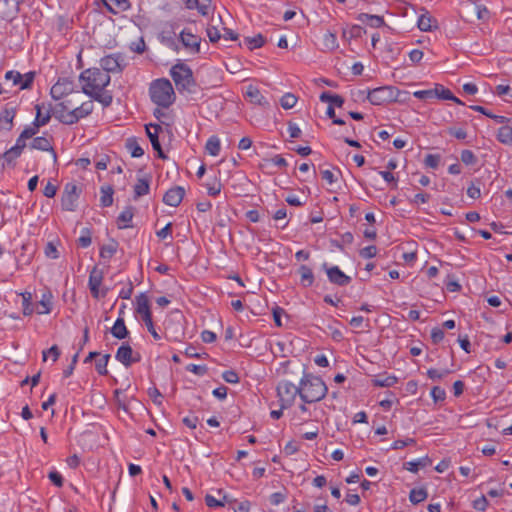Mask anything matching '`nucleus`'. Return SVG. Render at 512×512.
Returning <instances> with one entry per match:
<instances>
[{"label":"nucleus","instance_id":"obj_1","mask_svg":"<svg viewBox=\"0 0 512 512\" xmlns=\"http://www.w3.org/2000/svg\"><path fill=\"white\" fill-rule=\"evenodd\" d=\"M79 80L83 83L82 92L84 94L101 103L104 107L112 104V94L104 92L111 81L109 74L103 72L100 68L93 67L82 71Z\"/></svg>","mask_w":512,"mask_h":512},{"label":"nucleus","instance_id":"obj_2","mask_svg":"<svg viewBox=\"0 0 512 512\" xmlns=\"http://www.w3.org/2000/svg\"><path fill=\"white\" fill-rule=\"evenodd\" d=\"M327 392L328 388L321 377L304 373L300 380V398L304 403L321 401Z\"/></svg>","mask_w":512,"mask_h":512},{"label":"nucleus","instance_id":"obj_3","mask_svg":"<svg viewBox=\"0 0 512 512\" xmlns=\"http://www.w3.org/2000/svg\"><path fill=\"white\" fill-rule=\"evenodd\" d=\"M151 101L162 108H168L175 101V93L171 82L166 78L154 80L149 88Z\"/></svg>","mask_w":512,"mask_h":512},{"label":"nucleus","instance_id":"obj_4","mask_svg":"<svg viewBox=\"0 0 512 512\" xmlns=\"http://www.w3.org/2000/svg\"><path fill=\"white\" fill-rule=\"evenodd\" d=\"M170 75L180 93L192 92L196 85L192 69L185 63L178 62L172 66Z\"/></svg>","mask_w":512,"mask_h":512},{"label":"nucleus","instance_id":"obj_5","mask_svg":"<svg viewBox=\"0 0 512 512\" xmlns=\"http://www.w3.org/2000/svg\"><path fill=\"white\" fill-rule=\"evenodd\" d=\"M136 312L141 315L142 320L144 321L152 337L155 340H159L161 337L154 327L149 299L145 293H140L138 296H136Z\"/></svg>","mask_w":512,"mask_h":512},{"label":"nucleus","instance_id":"obj_6","mask_svg":"<svg viewBox=\"0 0 512 512\" xmlns=\"http://www.w3.org/2000/svg\"><path fill=\"white\" fill-rule=\"evenodd\" d=\"M277 396L282 409L291 407L297 395L300 396V385L295 386L292 382L282 380L277 385Z\"/></svg>","mask_w":512,"mask_h":512},{"label":"nucleus","instance_id":"obj_7","mask_svg":"<svg viewBox=\"0 0 512 512\" xmlns=\"http://www.w3.org/2000/svg\"><path fill=\"white\" fill-rule=\"evenodd\" d=\"M398 90L393 86H381L367 90V99L373 105H383L396 101Z\"/></svg>","mask_w":512,"mask_h":512},{"label":"nucleus","instance_id":"obj_8","mask_svg":"<svg viewBox=\"0 0 512 512\" xmlns=\"http://www.w3.org/2000/svg\"><path fill=\"white\" fill-rule=\"evenodd\" d=\"M126 66L127 63L121 53L109 54L100 60V69L107 74L121 73Z\"/></svg>","mask_w":512,"mask_h":512},{"label":"nucleus","instance_id":"obj_9","mask_svg":"<svg viewBox=\"0 0 512 512\" xmlns=\"http://www.w3.org/2000/svg\"><path fill=\"white\" fill-rule=\"evenodd\" d=\"M80 193L81 189L75 183H67L61 197L62 209L65 211H75Z\"/></svg>","mask_w":512,"mask_h":512},{"label":"nucleus","instance_id":"obj_10","mask_svg":"<svg viewBox=\"0 0 512 512\" xmlns=\"http://www.w3.org/2000/svg\"><path fill=\"white\" fill-rule=\"evenodd\" d=\"M74 81L70 78H59L58 81L52 86L50 90L51 97L55 100H60L64 96L74 91Z\"/></svg>","mask_w":512,"mask_h":512},{"label":"nucleus","instance_id":"obj_11","mask_svg":"<svg viewBox=\"0 0 512 512\" xmlns=\"http://www.w3.org/2000/svg\"><path fill=\"white\" fill-rule=\"evenodd\" d=\"M147 137L149 138L152 148L157 152V155L161 159H166L167 156L164 154L160 141L159 133L162 131V127L159 124L149 123L145 125Z\"/></svg>","mask_w":512,"mask_h":512},{"label":"nucleus","instance_id":"obj_12","mask_svg":"<svg viewBox=\"0 0 512 512\" xmlns=\"http://www.w3.org/2000/svg\"><path fill=\"white\" fill-rule=\"evenodd\" d=\"M322 268L326 271L329 281L335 285L346 286L351 282V278L338 266L329 267L327 263H323Z\"/></svg>","mask_w":512,"mask_h":512},{"label":"nucleus","instance_id":"obj_13","mask_svg":"<svg viewBox=\"0 0 512 512\" xmlns=\"http://www.w3.org/2000/svg\"><path fill=\"white\" fill-rule=\"evenodd\" d=\"M179 39L186 50L192 54L200 52L201 37L192 34L189 30L181 31Z\"/></svg>","mask_w":512,"mask_h":512},{"label":"nucleus","instance_id":"obj_14","mask_svg":"<svg viewBox=\"0 0 512 512\" xmlns=\"http://www.w3.org/2000/svg\"><path fill=\"white\" fill-rule=\"evenodd\" d=\"M52 140H53L52 136H50V138H47L45 135L34 137L32 142L30 143V148L35 149V150L50 152L52 155V158H53V162L56 163L57 162V153L52 146Z\"/></svg>","mask_w":512,"mask_h":512},{"label":"nucleus","instance_id":"obj_15","mask_svg":"<svg viewBox=\"0 0 512 512\" xmlns=\"http://www.w3.org/2000/svg\"><path fill=\"white\" fill-rule=\"evenodd\" d=\"M94 105L92 101L82 103L79 107L70 111V115L65 120L71 122V125L77 123L80 119L89 116L93 111Z\"/></svg>","mask_w":512,"mask_h":512},{"label":"nucleus","instance_id":"obj_16","mask_svg":"<svg viewBox=\"0 0 512 512\" xmlns=\"http://www.w3.org/2000/svg\"><path fill=\"white\" fill-rule=\"evenodd\" d=\"M185 195V189L181 186H175L170 188L163 196V202L166 205L177 207L183 200Z\"/></svg>","mask_w":512,"mask_h":512},{"label":"nucleus","instance_id":"obj_17","mask_svg":"<svg viewBox=\"0 0 512 512\" xmlns=\"http://www.w3.org/2000/svg\"><path fill=\"white\" fill-rule=\"evenodd\" d=\"M132 355H134V351L131 346L128 343H122L115 354V358L128 368L133 364Z\"/></svg>","mask_w":512,"mask_h":512},{"label":"nucleus","instance_id":"obj_18","mask_svg":"<svg viewBox=\"0 0 512 512\" xmlns=\"http://www.w3.org/2000/svg\"><path fill=\"white\" fill-rule=\"evenodd\" d=\"M51 115H54L59 122L65 125H71V122L65 120L66 117L70 115L66 102H60L55 105V107L51 106Z\"/></svg>","mask_w":512,"mask_h":512},{"label":"nucleus","instance_id":"obj_19","mask_svg":"<svg viewBox=\"0 0 512 512\" xmlns=\"http://www.w3.org/2000/svg\"><path fill=\"white\" fill-rule=\"evenodd\" d=\"M45 108L44 104H37L35 106L36 116H35V126H45L49 123L51 119V104L48 105L47 111L45 114L42 113V110Z\"/></svg>","mask_w":512,"mask_h":512},{"label":"nucleus","instance_id":"obj_20","mask_svg":"<svg viewBox=\"0 0 512 512\" xmlns=\"http://www.w3.org/2000/svg\"><path fill=\"white\" fill-rule=\"evenodd\" d=\"M357 19L360 22L365 23V24H367V25H369L370 27H373V28H379V27H382L383 25H385L384 18L382 16H379V15H371V14H367V13H360L358 15Z\"/></svg>","mask_w":512,"mask_h":512},{"label":"nucleus","instance_id":"obj_21","mask_svg":"<svg viewBox=\"0 0 512 512\" xmlns=\"http://www.w3.org/2000/svg\"><path fill=\"white\" fill-rule=\"evenodd\" d=\"M111 334L119 340H122V339H125L128 337L129 331L125 325V321H124L123 317L117 318L113 327L111 328Z\"/></svg>","mask_w":512,"mask_h":512},{"label":"nucleus","instance_id":"obj_22","mask_svg":"<svg viewBox=\"0 0 512 512\" xmlns=\"http://www.w3.org/2000/svg\"><path fill=\"white\" fill-rule=\"evenodd\" d=\"M298 273L301 276L300 283L303 287H310L314 283V274L312 269L307 265H301L298 269Z\"/></svg>","mask_w":512,"mask_h":512},{"label":"nucleus","instance_id":"obj_23","mask_svg":"<svg viewBox=\"0 0 512 512\" xmlns=\"http://www.w3.org/2000/svg\"><path fill=\"white\" fill-rule=\"evenodd\" d=\"M319 99L321 102H327L330 105H332L333 107L336 106V107L341 108L344 104V99L342 96H340L338 94H332L329 91L322 92L320 94Z\"/></svg>","mask_w":512,"mask_h":512},{"label":"nucleus","instance_id":"obj_24","mask_svg":"<svg viewBox=\"0 0 512 512\" xmlns=\"http://www.w3.org/2000/svg\"><path fill=\"white\" fill-rule=\"evenodd\" d=\"M118 246L119 243L115 239H110L108 244L100 247V257L107 260L111 259L117 252Z\"/></svg>","mask_w":512,"mask_h":512},{"label":"nucleus","instance_id":"obj_25","mask_svg":"<svg viewBox=\"0 0 512 512\" xmlns=\"http://www.w3.org/2000/svg\"><path fill=\"white\" fill-rule=\"evenodd\" d=\"M246 94L252 103H255V104H258L261 106L269 105V102L267 101V99L262 95L260 90L256 87L250 86L248 88Z\"/></svg>","mask_w":512,"mask_h":512},{"label":"nucleus","instance_id":"obj_26","mask_svg":"<svg viewBox=\"0 0 512 512\" xmlns=\"http://www.w3.org/2000/svg\"><path fill=\"white\" fill-rule=\"evenodd\" d=\"M134 208L132 206L126 207L117 218V225L119 229L128 228L127 223L131 222L134 216Z\"/></svg>","mask_w":512,"mask_h":512},{"label":"nucleus","instance_id":"obj_27","mask_svg":"<svg viewBox=\"0 0 512 512\" xmlns=\"http://www.w3.org/2000/svg\"><path fill=\"white\" fill-rule=\"evenodd\" d=\"M431 464V460L428 456L420 458L415 461L404 463V468L412 473H417L420 468H425Z\"/></svg>","mask_w":512,"mask_h":512},{"label":"nucleus","instance_id":"obj_28","mask_svg":"<svg viewBox=\"0 0 512 512\" xmlns=\"http://www.w3.org/2000/svg\"><path fill=\"white\" fill-rule=\"evenodd\" d=\"M397 383V377L394 375H377L372 379V384L375 387H392Z\"/></svg>","mask_w":512,"mask_h":512},{"label":"nucleus","instance_id":"obj_29","mask_svg":"<svg viewBox=\"0 0 512 512\" xmlns=\"http://www.w3.org/2000/svg\"><path fill=\"white\" fill-rule=\"evenodd\" d=\"M150 190V181L147 178L138 179L134 186V199L147 195Z\"/></svg>","mask_w":512,"mask_h":512},{"label":"nucleus","instance_id":"obj_30","mask_svg":"<svg viewBox=\"0 0 512 512\" xmlns=\"http://www.w3.org/2000/svg\"><path fill=\"white\" fill-rule=\"evenodd\" d=\"M497 140L505 145H512V127L502 126L498 129Z\"/></svg>","mask_w":512,"mask_h":512},{"label":"nucleus","instance_id":"obj_31","mask_svg":"<svg viewBox=\"0 0 512 512\" xmlns=\"http://www.w3.org/2000/svg\"><path fill=\"white\" fill-rule=\"evenodd\" d=\"M427 497L428 492L425 488H414L409 493V500L414 505L423 502Z\"/></svg>","mask_w":512,"mask_h":512},{"label":"nucleus","instance_id":"obj_32","mask_svg":"<svg viewBox=\"0 0 512 512\" xmlns=\"http://www.w3.org/2000/svg\"><path fill=\"white\" fill-rule=\"evenodd\" d=\"M322 45H323L324 49L327 50V51H333L336 48H338V42H337L336 34L330 32V31L326 32L323 35Z\"/></svg>","mask_w":512,"mask_h":512},{"label":"nucleus","instance_id":"obj_33","mask_svg":"<svg viewBox=\"0 0 512 512\" xmlns=\"http://www.w3.org/2000/svg\"><path fill=\"white\" fill-rule=\"evenodd\" d=\"M100 203L102 207H110L113 204V188L112 186L101 187Z\"/></svg>","mask_w":512,"mask_h":512},{"label":"nucleus","instance_id":"obj_34","mask_svg":"<svg viewBox=\"0 0 512 512\" xmlns=\"http://www.w3.org/2000/svg\"><path fill=\"white\" fill-rule=\"evenodd\" d=\"M265 38L262 34H257L254 37H246L244 39L245 44L249 50L261 48L265 44Z\"/></svg>","mask_w":512,"mask_h":512},{"label":"nucleus","instance_id":"obj_35","mask_svg":"<svg viewBox=\"0 0 512 512\" xmlns=\"http://www.w3.org/2000/svg\"><path fill=\"white\" fill-rule=\"evenodd\" d=\"M432 22H435V20L426 12L418 18L417 26L421 31H432Z\"/></svg>","mask_w":512,"mask_h":512},{"label":"nucleus","instance_id":"obj_36","mask_svg":"<svg viewBox=\"0 0 512 512\" xmlns=\"http://www.w3.org/2000/svg\"><path fill=\"white\" fill-rule=\"evenodd\" d=\"M126 148L131 152V156L134 158H139L144 155V150L141 148L135 138L127 139Z\"/></svg>","mask_w":512,"mask_h":512},{"label":"nucleus","instance_id":"obj_37","mask_svg":"<svg viewBox=\"0 0 512 512\" xmlns=\"http://www.w3.org/2000/svg\"><path fill=\"white\" fill-rule=\"evenodd\" d=\"M207 152L212 156H217L220 152V140L217 136H211L205 146Z\"/></svg>","mask_w":512,"mask_h":512},{"label":"nucleus","instance_id":"obj_38","mask_svg":"<svg viewBox=\"0 0 512 512\" xmlns=\"http://www.w3.org/2000/svg\"><path fill=\"white\" fill-rule=\"evenodd\" d=\"M20 155L21 153H19L13 147L8 149L1 156V159L3 160L2 167L4 168L5 165H11L14 162V160L17 159Z\"/></svg>","mask_w":512,"mask_h":512},{"label":"nucleus","instance_id":"obj_39","mask_svg":"<svg viewBox=\"0 0 512 512\" xmlns=\"http://www.w3.org/2000/svg\"><path fill=\"white\" fill-rule=\"evenodd\" d=\"M103 280V271L96 266L91 270L89 275V286H100Z\"/></svg>","mask_w":512,"mask_h":512},{"label":"nucleus","instance_id":"obj_40","mask_svg":"<svg viewBox=\"0 0 512 512\" xmlns=\"http://www.w3.org/2000/svg\"><path fill=\"white\" fill-rule=\"evenodd\" d=\"M78 245L82 248H87L92 243V232L89 228H83L81 236L77 240Z\"/></svg>","mask_w":512,"mask_h":512},{"label":"nucleus","instance_id":"obj_41","mask_svg":"<svg viewBox=\"0 0 512 512\" xmlns=\"http://www.w3.org/2000/svg\"><path fill=\"white\" fill-rule=\"evenodd\" d=\"M460 159L467 166H474L478 162L477 156L473 153V151L468 149H465L461 152Z\"/></svg>","mask_w":512,"mask_h":512},{"label":"nucleus","instance_id":"obj_42","mask_svg":"<svg viewBox=\"0 0 512 512\" xmlns=\"http://www.w3.org/2000/svg\"><path fill=\"white\" fill-rule=\"evenodd\" d=\"M16 110L15 108H4L0 115V122L5 121L9 126L6 128L10 130L12 128L13 119L15 117Z\"/></svg>","mask_w":512,"mask_h":512},{"label":"nucleus","instance_id":"obj_43","mask_svg":"<svg viewBox=\"0 0 512 512\" xmlns=\"http://www.w3.org/2000/svg\"><path fill=\"white\" fill-rule=\"evenodd\" d=\"M297 103V97L292 93L284 94L280 99V104L283 109H291Z\"/></svg>","mask_w":512,"mask_h":512},{"label":"nucleus","instance_id":"obj_44","mask_svg":"<svg viewBox=\"0 0 512 512\" xmlns=\"http://www.w3.org/2000/svg\"><path fill=\"white\" fill-rule=\"evenodd\" d=\"M110 357V354H105L101 359L96 361L95 368L100 375L106 376L108 374L107 365Z\"/></svg>","mask_w":512,"mask_h":512},{"label":"nucleus","instance_id":"obj_45","mask_svg":"<svg viewBox=\"0 0 512 512\" xmlns=\"http://www.w3.org/2000/svg\"><path fill=\"white\" fill-rule=\"evenodd\" d=\"M433 90L435 92V98L443 100L452 99V92L441 84H436Z\"/></svg>","mask_w":512,"mask_h":512},{"label":"nucleus","instance_id":"obj_46","mask_svg":"<svg viewBox=\"0 0 512 512\" xmlns=\"http://www.w3.org/2000/svg\"><path fill=\"white\" fill-rule=\"evenodd\" d=\"M22 297H23V314L25 316H29L33 313V308H32V303H31V299H32L31 293H29V292L22 293Z\"/></svg>","mask_w":512,"mask_h":512},{"label":"nucleus","instance_id":"obj_47","mask_svg":"<svg viewBox=\"0 0 512 512\" xmlns=\"http://www.w3.org/2000/svg\"><path fill=\"white\" fill-rule=\"evenodd\" d=\"M36 73L34 71H30L23 75V78L21 80V86L20 89H30L35 78Z\"/></svg>","mask_w":512,"mask_h":512},{"label":"nucleus","instance_id":"obj_48","mask_svg":"<svg viewBox=\"0 0 512 512\" xmlns=\"http://www.w3.org/2000/svg\"><path fill=\"white\" fill-rule=\"evenodd\" d=\"M440 159L441 157L438 154H427L424 163L427 167L436 169L439 166Z\"/></svg>","mask_w":512,"mask_h":512},{"label":"nucleus","instance_id":"obj_49","mask_svg":"<svg viewBox=\"0 0 512 512\" xmlns=\"http://www.w3.org/2000/svg\"><path fill=\"white\" fill-rule=\"evenodd\" d=\"M451 371L448 369H444L439 371L437 369L431 368L427 371V376L432 380H441L443 377L447 376Z\"/></svg>","mask_w":512,"mask_h":512},{"label":"nucleus","instance_id":"obj_50","mask_svg":"<svg viewBox=\"0 0 512 512\" xmlns=\"http://www.w3.org/2000/svg\"><path fill=\"white\" fill-rule=\"evenodd\" d=\"M431 396L434 400V402H440V401H444L445 398H446V392L443 388H441L440 386H434L432 389H431Z\"/></svg>","mask_w":512,"mask_h":512},{"label":"nucleus","instance_id":"obj_51","mask_svg":"<svg viewBox=\"0 0 512 512\" xmlns=\"http://www.w3.org/2000/svg\"><path fill=\"white\" fill-rule=\"evenodd\" d=\"M22 78L23 75L20 72L14 70L8 71L5 74L6 80H11L13 82V85H18L19 87L21 86Z\"/></svg>","mask_w":512,"mask_h":512},{"label":"nucleus","instance_id":"obj_52","mask_svg":"<svg viewBox=\"0 0 512 512\" xmlns=\"http://www.w3.org/2000/svg\"><path fill=\"white\" fill-rule=\"evenodd\" d=\"M44 253L48 258L57 259L59 257L57 247L54 242H48L45 246Z\"/></svg>","mask_w":512,"mask_h":512},{"label":"nucleus","instance_id":"obj_53","mask_svg":"<svg viewBox=\"0 0 512 512\" xmlns=\"http://www.w3.org/2000/svg\"><path fill=\"white\" fill-rule=\"evenodd\" d=\"M148 395L152 399L153 403L161 406L162 405V394L156 387H151L148 389Z\"/></svg>","mask_w":512,"mask_h":512},{"label":"nucleus","instance_id":"obj_54","mask_svg":"<svg viewBox=\"0 0 512 512\" xmlns=\"http://www.w3.org/2000/svg\"><path fill=\"white\" fill-rule=\"evenodd\" d=\"M224 381L230 384H236L240 381L238 374L234 370H227L222 373Z\"/></svg>","mask_w":512,"mask_h":512},{"label":"nucleus","instance_id":"obj_55","mask_svg":"<svg viewBox=\"0 0 512 512\" xmlns=\"http://www.w3.org/2000/svg\"><path fill=\"white\" fill-rule=\"evenodd\" d=\"M51 295L46 297L44 294L41 301L39 302V305L42 307L41 310L38 311V314H49L51 312V302H50Z\"/></svg>","mask_w":512,"mask_h":512},{"label":"nucleus","instance_id":"obj_56","mask_svg":"<svg viewBox=\"0 0 512 512\" xmlns=\"http://www.w3.org/2000/svg\"><path fill=\"white\" fill-rule=\"evenodd\" d=\"M186 370L196 375L203 376L208 372V368L205 365L189 364Z\"/></svg>","mask_w":512,"mask_h":512},{"label":"nucleus","instance_id":"obj_57","mask_svg":"<svg viewBox=\"0 0 512 512\" xmlns=\"http://www.w3.org/2000/svg\"><path fill=\"white\" fill-rule=\"evenodd\" d=\"M206 188H207L208 195H210V196H217L221 192L222 185H221L220 182H218L215 179V181L212 184L207 183L206 184Z\"/></svg>","mask_w":512,"mask_h":512},{"label":"nucleus","instance_id":"obj_58","mask_svg":"<svg viewBox=\"0 0 512 512\" xmlns=\"http://www.w3.org/2000/svg\"><path fill=\"white\" fill-rule=\"evenodd\" d=\"M376 254H377V247L374 245L364 247L359 251V255L362 258H367V259L375 257Z\"/></svg>","mask_w":512,"mask_h":512},{"label":"nucleus","instance_id":"obj_59","mask_svg":"<svg viewBox=\"0 0 512 512\" xmlns=\"http://www.w3.org/2000/svg\"><path fill=\"white\" fill-rule=\"evenodd\" d=\"M414 97L420 100H428L435 98V92L433 89L419 90L413 93Z\"/></svg>","mask_w":512,"mask_h":512},{"label":"nucleus","instance_id":"obj_60","mask_svg":"<svg viewBox=\"0 0 512 512\" xmlns=\"http://www.w3.org/2000/svg\"><path fill=\"white\" fill-rule=\"evenodd\" d=\"M206 32H207V36H208L210 42H212V43L218 42L221 38V34H220L219 30L215 26H209L207 28Z\"/></svg>","mask_w":512,"mask_h":512},{"label":"nucleus","instance_id":"obj_61","mask_svg":"<svg viewBox=\"0 0 512 512\" xmlns=\"http://www.w3.org/2000/svg\"><path fill=\"white\" fill-rule=\"evenodd\" d=\"M130 49L137 54L144 53L146 50V44L143 37H141L137 42L131 43Z\"/></svg>","mask_w":512,"mask_h":512},{"label":"nucleus","instance_id":"obj_62","mask_svg":"<svg viewBox=\"0 0 512 512\" xmlns=\"http://www.w3.org/2000/svg\"><path fill=\"white\" fill-rule=\"evenodd\" d=\"M48 478L50 479V481L57 487H62L63 486V483H64V480H63V477L62 475L57 472V471H51L49 474H48Z\"/></svg>","mask_w":512,"mask_h":512},{"label":"nucleus","instance_id":"obj_63","mask_svg":"<svg viewBox=\"0 0 512 512\" xmlns=\"http://www.w3.org/2000/svg\"><path fill=\"white\" fill-rule=\"evenodd\" d=\"M488 500L484 495L473 501V508L479 511H485L488 507Z\"/></svg>","mask_w":512,"mask_h":512},{"label":"nucleus","instance_id":"obj_64","mask_svg":"<svg viewBox=\"0 0 512 512\" xmlns=\"http://www.w3.org/2000/svg\"><path fill=\"white\" fill-rule=\"evenodd\" d=\"M250 502L245 500L242 502H238L236 500V503L232 506V509L234 512H250Z\"/></svg>","mask_w":512,"mask_h":512}]
</instances>
